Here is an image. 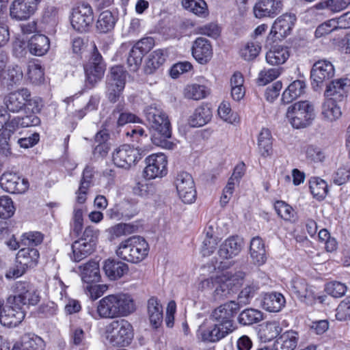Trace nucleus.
Here are the masks:
<instances>
[{
  "mask_svg": "<svg viewBox=\"0 0 350 350\" xmlns=\"http://www.w3.org/2000/svg\"><path fill=\"white\" fill-rule=\"evenodd\" d=\"M261 46L254 42H248L240 51L241 56L246 61L254 59L259 54Z\"/></svg>",
  "mask_w": 350,
  "mask_h": 350,
  "instance_id": "nucleus-60",
  "label": "nucleus"
},
{
  "mask_svg": "<svg viewBox=\"0 0 350 350\" xmlns=\"http://www.w3.org/2000/svg\"><path fill=\"white\" fill-rule=\"evenodd\" d=\"M23 78L21 68L18 65H10L4 71V79L8 87L20 85Z\"/></svg>",
  "mask_w": 350,
  "mask_h": 350,
  "instance_id": "nucleus-49",
  "label": "nucleus"
},
{
  "mask_svg": "<svg viewBox=\"0 0 350 350\" xmlns=\"http://www.w3.org/2000/svg\"><path fill=\"white\" fill-rule=\"evenodd\" d=\"M338 100L325 98L322 105L321 114L325 119L332 122L339 118L342 112L340 107L337 105Z\"/></svg>",
  "mask_w": 350,
  "mask_h": 350,
  "instance_id": "nucleus-43",
  "label": "nucleus"
},
{
  "mask_svg": "<svg viewBox=\"0 0 350 350\" xmlns=\"http://www.w3.org/2000/svg\"><path fill=\"white\" fill-rule=\"evenodd\" d=\"M41 0H14L10 8L12 19L25 21L34 14Z\"/></svg>",
  "mask_w": 350,
  "mask_h": 350,
  "instance_id": "nucleus-18",
  "label": "nucleus"
},
{
  "mask_svg": "<svg viewBox=\"0 0 350 350\" xmlns=\"http://www.w3.org/2000/svg\"><path fill=\"white\" fill-rule=\"evenodd\" d=\"M290 56L288 48L284 46H274L266 54L267 62L272 66L283 64Z\"/></svg>",
  "mask_w": 350,
  "mask_h": 350,
  "instance_id": "nucleus-36",
  "label": "nucleus"
},
{
  "mask_svg": "<svg viewBox=\"0 0 350 350\" xmlns=\"http://www.w3.org/2000/svg\"><path fill=\"white\" fill-rule=\"evenodd\" d=\"M174 184L179 198L184 203L191 204L196 198V190L194 180L190 174L187 172H180L177 174Z\"/></svg>",
  "mask_w": 350,
  "mask_h": 350,
  "instance_id": "nucleus-16",
  "label": "nucleus"
},
{
  "mask_svg": "<svg viewBox=\"0 0 350 350\" xmlns=\"http://www.w3.org/2000/svg\"><path fill=\"white\" fill-rule=\"evenodd\" d=\"M126 71L122 66H115L110 68L106 78V84L118 85L120 88L125 86Z\"/></svg>",
  "mask_w": 350,
  "mask_h": 350,
  "instance_id": "nucleus-46",
  "label": "nucleus"
},
{
  "mask_svg": "<svg viewBox=\"0 0 350 350\" xmlns=\"http://www.w3.org/2000/svg\"><path fill=\"white\" fill-rule=\"evenodd\" d=\"M146 167L144 176L148 180L161 178L167 174V161L165 155L162 153L152 154L145 159Z\"/></svg>",
  "mask_w": 350,
  "mask_h": 350,
  "instance_id": "nucleus-17",
  "label": "nucleus"
},
{
  "mask_svg": "<svg viewBox=\"0 0 350 350\" xmlns=\"http://www.w3.org/2000/svg\"><path fill=\"white\" fill-rule=\"evenodd\" d=\"M280 73V68L264 69L260 72L257 83L259 85H265L278 77Z\"/></svg>",
  "mask_w": 350,
  "mask_h": 350,
  "instance_id": "nucleus-59",
  "label": "nucleus"
},
{
  "mask_svg": "<svg viewBox=\"0 0 350 350\" xmlns=\"http://www.w3.org/2000/svg\"><path fill=\"white\" fill-rule=\"evenodd\" d=\"M245 276L243 271H239L234 274L219 278L213 293L215 300H222L237 292L242 284Z\"/></svg>",
  "mask_w": 350,
  "mask_h": 350,
  "instance_id": "nucleus-12",
  "label": "nucleus"
},
{
  "mask_svg": "<svg viewBox=\"0 0 350 350\" xmlns=\"http://www.w3.org/2000/svg\"><path fill=\"white\" fill-rule=\"evenodd\" d=\"M0 186L10 193H24L29 188L27 179L13 172H5L0 177Z\"/></svg>",
  "mask_w": 350,
  "mask_h": 350,
  "instance_id": "nucleus-19",
  "label": "nucleus"
},
{
  "mask_svg": "<svg viewBox=\"0 0 350 350\" xmlns=\"http://www.w3.org/2000/svg\"><path fill=\"white\" fill-rule=\"evenodd\" d=\"M38 342L42 343L41 338L26 334L22 337L21 342L16 343L12 350H36L35 345Z\"/></svg>",
  "mask_w": 350,
  "mask_h": 350,
  "instance_id": "nucleus-55",
  "label": "nucleus"
},
{
  "mask_svg": "<svg viewBox=\"0 0 350 350\" xmlns=\"http://www.w3.org/2000/svg\"><path fill=\"white\" fill-rule=\"evenodd\" d=\"M118 205L124 219H129L138 213L136 204L131 201L124 200L119 202Z\"/></svg>",
  "mask_w": 350,
  "mask_h": 350,
  "instance_id": "nucleus-62",
  "label": "nucleus"
},
{
  "mask_svg": "<svg viewBox=\"0 0 350 350\" xmlns=\"http://www.w3.org/2000/svg\"><path fill=\"white\" fill-rule=\"evenodd\" d=\"M296 19L294 14H282L273 23L270 33L273 34V37L278 40L286 37L291 33Z\"/></svg>",
  "mask_w": 350,
  "mask_h": 350,
  "instance_id": "nucleus-22",
  "label": "nucleus"
},
{
  "mask_svg": "<svg viewBox=\"0 0 350 350\" xmlns=\"http://www.w3.org/2000/svg\"><path fill=\"white\" fill-rule=\"evenodd\" d=\"M306 83L302 80H295L292 82L283 92L281 101L283 104H289L293 100L305 92Z\"/></svg>",
  "mask_w": 350,
  "mask_h": 350,
  "instance_id": "nucleus-39",
  "label": "nucleus"
},
{
  "mask_svg": "<svg viewBox=\"0 0 350 350\" xmlns=\"http://www.w3.org/2000/svg\"><path fill=\"white\" fill-rule=\"evenodd\" d=\"M98 236V231L93 226L86 227L82 236L72 243L70 258L75 262H80L91 255L95 251Z\"/></svg>",
  "mask_w": 350,
  "mask_h": 350,
  "instance_id": "nucleus-6",
  "label": "nucleus"
},
{
  "mask_svg": "<svg viewBox=\"0 0 350 350\" xmlns=\"http://www.w3.org/2000/svg\"><path fill=\"white\" fill-rule=\"evenodd\" d=\"M81 277L83 282L93 284L100 280V268L98 262L95 260H90L83 265L79 266Z\"/></svg>",
  "mask_w": 350,
  "mask_h": 350,
  "instance_id": "nucleus-35",
  "label": "nucleus"
},
{
  "mask_svg": "<svg viewBox=\"0 0 350 350\" xmlns=\"http://www.w3.org/2000/svg\"><path fill=\"white\" fill-rule=\"evenodd\" d=\"M3 103L8 111L14 113L26 110L40 111L43 102L40 97H31V92L27 88H20L7 94L3 99Z\"/></svg>",
  "mask_w": 350,
  "mask_h": 350,
  "instance_id": "nucleus-3",
  "label": "nucleus"
},
{
  "mask_svg": "<svg viewBox=\"0 0 350 350\" xmlns=\"http://www.w3.org/2000/svg\"><path fill=\"white\" fill-rule=\"evenodd\" d=\"M282 328L277 321H267L260 325L258 336L262 342H267L275 338Z\"/></svg>",
  "mask_w": 350,
  "mask_h": 350,
  "instance_id": "nucleus-37",
  "label": "nucleus"
},
{
  "mask_svg": "<svg viewBox=\"0 0 350 350\" xmlns=\"http://www.w3.org/2000/svg\"><path fill=\"white\" fill-rule=\"evenodd\" d=\"M156 187L152 183H138L133 188L135 194L142 197H149L156 193Z\"/></svg>",
  "mask_w": 350,
  "mask_h": 350,
  "instance_id": "nucleus-63",
  "label": "nucleus"
},
{
  "mask_svg": "<svg viewBox=\"0 0 350 350\" xmlns=\"http://www.w3.org/2000/svg\"><path fill=\"white\" fill-rule=\"evenodd\" d=\"M141 150L139 146L135 148L129 144L120 146L113 152V162L118 167L129 169L145 155L144 151L140 152Z\"/></svg>",
  "mask_w": 350,
  "mask_h": 350,
  "instance_id": "nucleus-13",
  "label": "nucleus"
},
{
  "mask_svg": "<svg viewBox=\"0 0 350 350\" xmlns=\"http://www.w3.org/2000/svg\"><path fill=\"white\" fill-rule=\"evenodd\" d=\"M148 316L150 325L154 328H158L163 322V307L159 300L155 297H150L147 304Z\"/></svg>",
  "mask_w": 350,
  "mask_h": 350,
  "instance_id": "nucleus-34",
  "label": "nucleus"
},
{
  "mask_svg": "<svg viewBox=\"0 0 350 350\" xmlns=\"http://www.w3.org/2000/svg\"><path fill=\"white\" fill-rule=\"evenodd\" d=\"M286 118L294 129L307 128L315 118L314 105L308 100L296 102L288 107Z\"/></svg>",
  "mask_w": 350,
  "mask_h": 350,
  "instance_id": "nucleus-5",
  "label": "nucleus"
},
{
  "mask_svg": "<svg viewBox=\"0 0 350 350\" xmlns=\"http://www.w3.org/2000/svg\"><path fill=\"white\" fill-rule=\"evenodd\" d=\"M25 316V313L22 307L7 303L6 308L2 310L0 323L9 327H16L23 321Z\"/></svg>",
  "mask_w": 350,
  "mask_h": 350,
  "instance_id": "nucleus-24",
  "label": "nucleus"
},
{
  "mask_svg": "<svg viewBox=\"0 0 350 350\" xmlns=\"http://www.w3.org/2000/svg\"><path fill=\"white\" fill-rule=\"evenodd\" d=\"M14 292V295L8 297L7 303L14 304L17 307L35 306L40 300L38 291L28 282H16Z\"/></svg>",
  "mask_w": 350,
  "mask_h": 350,
  "instance_id": "nucleus-8",
  "label": "nucleus"
},
{
  "mask_svg": "<svg viewBox=\"0 0 350 350\" xmlns=\"http://www.w3.org/2000/svg\"><path fill=\"white\" fill-rule=\"evenodd\" d=\"M135 310L132 297L127 294L110 295L102 298L97 306L101 318H116L130 314Z\"/></svg>",
  "mask_w": 350,
  "mask_h": 350,
  "instance_id": "nucleus-2",
  "label": "nucleus"
},
{
  "mask_svg": "<svg viewBox=\"0 0 350 350\" xmlns=\"http://www.w3.org/2000/svg\"><path fill=\"white\" fill-rule=\"evenodd\" d=\"M325 85H326L324 92L325 98L342 101L347 96L350 81L347 78H340L329 81Z\"/></svg>",
  "mask_w": 350,
  "mask_h": 350,
  "instance_id": "nucleus-20",
  "label": "nucleus"
},
{
  "mask_svg": "<svg viewBox=\"0 0 350 350\" xmlns=\"http://www.w3.org/2000/svg\"><path fill=\"white\" fill-rule=\"evenodd\" d=\"M259 286L256 283L247 284L238 295L237 304H239V307L249 304L251 300L258 293Z\"/></svg>",
  "mask_w": 350,
  "mask_h": 350,
  "instance_id": "nucleus-51",
  "label": "nucleus"
},
{
  "mask_svg": "<svg viewBox=\"0 0 350 350\" xmlns=\"http://www.w3.org/2000/svg\"><path fill=\"white\" fill-rule=\"evenodd\" d=\"M139 118L135 114L130 112H121L118 117H109L102 127H104L109 132L113 134L119 133V129L127 123L138 122Z\"/></svg>",
  "mask_w": 350,
  "mask_h": 350,
  "instance_id": "nucleus-25",
  "label": "nucleus"
},
{
  "mask_svg": "<svg viewBox=\"0 0 350 350\" xmlns=\"http://www.w3.org/2000/svg\"><path fill=\"white\" fill-rule=\"evenodd\" d=\"M335 69L331 62L321 59L316 62L310 70L311 85L314 91H319L334 76Z\"/></svg>",
  "mask_w": 350,
  "mask_h": 350,
  "instance_id": "nucleus-10",
  "label": "nucleus"
},
{
  "mask_svg": "<svg viewBox=\"0 0 350 350\" xmlns=\"http://www.w3.org/2000/svg\"><path fill=\"white\" fill-rule=\"evenodd\" d=\"M146 119L152 132L150 137L152 143L158 146L170 148L172 143L167 139L171 137V125L166 113L161 109L149 107L145 111Z\"/></svg>",
  "mask_w": 350,
  "mask_h": 350,
  "instance_id": "nucleus-1",
  "label": "nucleus"
},
{
  "mask_svg": "<svg viewBox=\"0 0 350 350\" xmlns=\"http://www.w3.org/2000/svg\"><path fill=\"white\" fill-rule=\"evenodd\" d=\"M27 47L32 55L42 56L49 50L50 41L49 38L44 34H34L29 40Z\"/></svg>",
  "mask_w": 350,
  "mask_h": 350,
  "instance_id": "nucleus-30",
  "label": "nucleus"
},
{
  "mask_svg": "<svg viewBox=\"0 0 350 350\" xmlns=\"http://www.w3.org/2000/svg\"><path fill=\"white\" fill-rule=\"evenodd\" d=\"M166 55L162 49H157L152 51L148 56L144 68L146 74H152L165 61Z\"/></svg>",
  "mask_w": 350,
  "mask_h": 350,
  "instance_id": "nucleus-44",
  "label": "nucleus"
},
{
  "mask_svg": "<svg viewBox=\"0 0 350 350\" xmlns=\"http://www.w3.org/2000/svg\"><path fill=\"white\" fill-rule=\"evenodd\" d=\"M286 299L282 294L278 292L265 293L261 301L263 309L271 312H278L285 306Z\"/></svg>",
  "mask_w": 350,
  "mask_h": 350,
  "instance_id": "nucleus-31",
  "label": "nucleus"
},
{
  "mask_svg": "<svg viewBox=\"0 0 350 350\" xmlns=\"http://www.w3.org/2000/svg\"><path fill=\"white\" fill-rule=\"evenodd\" d=\"M241 243L238 237H230L220 245L218 255L221 259L232 258L241 252Z\"/></svg>",
  "mask_w": 350,
  "mask_h": 350,
  "instance_id": "nucleus-32",
  "label": "nucleus"
},
{
  "mask_svg": "<svg viewBox=\"0 0 350 350\" xmlns=\"http://www.w3.org/2000/svg\"><path fill=\"white\" fill-rule=\"evenodd\" d=\"M212 117V111L207 106L198 107L190 116L189 123L192 127H200L208 123Z\"/></svg>",
  "mask_w": 350,
  "mask_h": 350,
  "instance_id": "nucleus-42",
  "label": "nucleus"
},
{
  "mask_svg": "<svg viewBox=\"0 0 350 350\" xmlns=\"http://www.w3.org/2000/svg\"><path fill=\"white\" fill-rule=\"evenodd\" d=\"M325 291L332 297L338 298L342 297L345 294L347 291V286L345 284L340 282L332 281L326 284Z\"/></svg>",
  "mask_w": 350,
  "mask_h": 350,
  "instance_id": "nucleus-57",
  "label": "nucleus"
},
{
  "mask_svg": "<svg viewBox=\"0 0 350 350\" xmlns=\"http://www.w3.org/2000/svg\"><path fill=\"white\" fill-rule=\"evenodd\" d=\"M15 211L12 199L8 196L0 198V218L7 219L11 217Z\"/></svg>",
  "mask_w": 350,
  "mask_h": 350,
  "instance_id": "nucleus-56",
  "label": "nucleus"
},
{
  "mask_svg": "<svg viewBox=\"0 0 350 350\" xmlns=\"http://www.w3.org/2000/svg\"><path fill=\"white\" fill-rule=\"evenodd\" d=\"M264 319L263 313L254 308H246L241 311L237 318L239 323L243 326H250L262 321Z\"/></svg>",
  "mask_w": 350,
  "mask_h": 350,
  "instance_id": "nucleus-41",
  "label": "nucleus"
},
{
  "mask_svg": "<svg viewBox=\"0 0 350 350\" xmlns=\"http://www.w3.org/2000/svg\"><path fill=\"white\" fill-rule=\"evenodd\" d=\"M115 24V17L111 12L106 10L99 15L96 29L100 33H107L113 29Z\"/></svg>",
  "mask_w": 350,
  "mask_h": 350,
  "instance_id": "nucleus-53",
  "label": "nucleus"
},
{
  "mask_svg": "<svg viewBox=\"0 0 350 350\" xmlns=\"http://www.w3.org/2000/svg\"><path fill=\"white\" fill-rule=\"evenodd\" d=\"M107 340L113 347H125L131 344L133 338V329L126 320L120 319L113 321L106 329Z\"/></svg>",
  "mask_w": 350,
  "mask_h": 350,
  "instance_id": "nucleus-7",
  "label": "nucleus"
},
{
  "mask_svg": "<svg viewBox=\"0 0 350 350\" xmlns=\"http://www.w3.org/2000/svg\"><path fill=\"white\" fill-rule=\"evenodd\" d=\"M39 256V252L37 249L26 247L19 250L16 255V259L20 264L27 267H31L37 263Z\"/></svg>",
  "mask_w": 350,
  "mask_h": 350,
  "instance_id": "nucleus-45",
  "label": "nucleus"
},
{
  "mask_svg": "<svg viewBox=\"0 0 350 350\" xmlns=\"http://www.w3.org/2000/svg\"><path fill=\"white\" fill-rule=\"evenodd\" d=\"M102 128L94 137L92 154L96 159L105 157L110 150L109 132L104 127Z\"/></svg>",
  "mask_w": 350,
  "mask_h": 350,
  "instance_id": "nucleus-26",
  "label": "nucleus"
},
{
  "mask_svg": "<svg viewBox=\"0 0 350 350\" xmlns=\"http://www.w3.org/2000/svg\"><path fill=\"white\" fill-rule=\"evenodd\" d=\"M103 270L110 280H116L128 272L129 267L122 261L108 259L105 261Z\"/></svg>",
  "mask_w": 350,
  "mask_h": 350,
  "instance_id": "nucleus-33",
  "label": "nucleus"
},
{
  "mask_svg": "<svg viewBox=\"0 0 350 350\" xmlns=\"http://www.w3.org/2000/svg\"><path fill=\"white\" fill-rule=\"evenodd\" d=\"M83 226V209L76 206L74 209L73 217L70 223V237L72 238L78 237L81 232Z\"/></svg>",
  "mask_w": 350,
  "mask_h": 350,
  "instance_id": "nucleus-54",
  "label": "nucleus"
},
{
  "mask_svg": "<svg viewBox=\"0 0 350 350\" xmlns=\"http://www.w3.org/2000/svg\"><path fill=\"white\" fill-rule=\"evenodd\" d=\"M336 318L340 321L350 320V296L343 299L338 306Z\"/></svg>",
  "mask_w": 350,
  "mask_h": 350,
  "instance_id": "nucleus-61",
  "label": "nucleus"
},
{
  "mask_svg": "<svg viewBox=\"0 0 350 350\" xmlns=\"http://www.w3.org/2000/svg\"><path fill=\"white\" fill-rule=\"evenodd\" d=\"M240 310L239 304L235 301H228L216 308L211 314V320L218 323V325L229 328L233 332L234 327V317Z\"/></svg>",
  "mask_w": 350,
  "mask_h": 350,
  "instance_id": "nucleus-11",
  "label": "nucleus"
},
{
  "mask_svg": "<svg viewBox=\"0 0 350 350\" xmlns=\"http://www.w3.org/2000/svg\"><path fill=\"white\" fill-rule=\"evenodd\" d=\"M183 6L187 10L201 17L208 14L207 5L204 0H183Z\"/></svg>",
  "mask_w": 350,
  "mask_h": 350,
  "instance_id": "nucleus-50",
  "label": "nucleus"
},
{
  "mask_svg": "<svg viewBox=\"0 0 350 350\" xmlns=\"http://www.w3.org/2000/svg\"><path fill=\"white\" fill-rule=\"evenodd\" d=\"M198 332L203 341L211 342H217L231 333L229 331V328L226 329V327L218 325V323L216 322H214L213 325L206 329H204L202 326H200Z\"/></svg>",
  "mask_w": 350,
  "mask_h": 350,
  "instance_id": "nucleus-28",
  "label": "nucleus"
},
{
  "mask_svg": "<svg viewBox=\"0 0 350 350\" xmlns=\"http://www.w3.org/2000/svg\"><path fill=\"white\" fill-rule=\"evenodd\" d=\"M106 68L105 63L102 55L98 52L96 46L88 62L84 65L85 74V85L88 89H92L101 81Z\"/></svg>",
  "mask_w": 350,
  "mask_h": 350,
  "instance_id": "nucleus-9",
  "label": "nucleus"
},
{
  "mask_svg": "<svg viewBox=\"0 0 350 350\" xmlns=\"http://www.w3.org/2000/svg\"><path fill=\"white\" fill-rule=\"evenodd\" d=\"M258 146L260 154L268 157L272 152V137L271 131L268 129H262L259 134Z\"/></svg>",
  "mask_w": 350,
  "mask_h": 350,
  "instance_id": "nucleus-48",
  "label": "nucleus"
},
{
  "mask_svg": "<svg viewBox=\"0 0 350 350\" xmlns=\"http://www.w3.org/2000/svg\"><path fill=\"white\" fill-rule=\"evenodd\" d=\"M154 46L152 37H146L136 42L130 49L126 63L130 71L136 72L140 67L143 57Z\"/></svg>",
  "mask_w": 350,
  "mask_h": 350,
  "instance_id": "nucleus-14",
  "label": "nucleus"
},
{
  "mask_svg": "<svg viewBox=\"0 0 350 350\" xmlns=\"http://www.w3.org/2000/svg\"><path fill=\"white\" fill-rule=\"evenodd\" d=\"M309 187L313 197L318 200H323L328 192L326 182L319 177H312L310 179Z\"/></svg>",
  "mask_w": 350,
  "mask_h": 350,
  "instance_id": "nucleus-47",
  "label": "nucleus"
},
{
  "mask_svg": "<svg viewBox=\"0 0 350 350\" xmlns=\"http://www.w3.org/2000/svg\"><path fill=\"white\" fill-rule=\"evenodd\" d=\"M26 114L23 116H17L6 124L9 129H12V131L18 128H27L30 126H36L40 124L41 120L36 115L40 111H33L32 110H26Z\"/></svg>",
  "mask_w": 350,
  "mask_h": 350,
  "instance_id": "nucleus-27",
  "label": "nucleus"
},
{
  "mask_svg": "<svg viewBox=\"0 0 350 350\" xmlns=\"http://www.w3.org/2000/svg\"><path fill=\"white\" fill-rule=\"evenodd\" d=\"M192 55L200 64H207L213 57V49L208 40L199 37L193 42Z\"/></svg>",
  "mask_w": 350,
  "mask_h": 350,
  "instance_id": "nucleus-23",
  "label": "nucleus"
},
{
  "mask_svg": "<svg viewBox=\"0 0 350 350\" xmlns=\"http://www.w3.org/2000/svg\"><path fill=\"white\" fill-rule=\"evenodd\" d=\"M336 30H338L336 25L334 18H332L321 23L317 27L315 31V36L317 38H321Z\"/></svg>",
  "mask_w": 350,
  "mask_h": 350,
  "instance_id": "nucleus-64",
  "label": "nucleus"
},
{
  "mask_svg": "<svg viewBox=\"0 0 350 350\" xmlns=\"http://www.w3.org/2000/svg\"><path fill=\"white\" fill-rule=\"evenodd\" d=\"M299 340V334L294 330H288L276 340V350H295Z\"/></svg>",
  "mask_w": 350,
  "mask_h": 350,
  "instance_id": "nucleus-40",
  "label": "nucleus"
},
{
  "mask_svg": "<svg viewBox=\"0 0 350 350\" xmlns=\"http://www.w3.org/2000/svg\"><path fill=\"white\" fill-rule=\"evenodd\" d=\"M94 22V13L92 7L83 3L72 9L70 23L71 25L79 32H86Z\"/></svg>",
  "mask_w": 350,
  "mask_h": 350,
  "instance_id": "nucleus-15",
  "label": "nucleus"
},
{
  "mask_svg": "<svg viewBox=\"0 0 350 350\" xmlns=\"http://www.w3.org/2000/svg\"><path fill=\"white\" fill-rule=\"evenodd\" d=\"M148 250V244L143 237L133 236L120 243L116 254L124 260L138 263L146 257Z\"/></svg>",
  "mask_w": 350,
  "mask_h": 350,
  "instance_id": "nucleus-4",
  "label": "nucleus"
},
{
  "mask_svg": "<svg viewBox=\"0 0 350 350\" xmlns=\"http://www.w3.org/2000/svg\"><path fill=\"white\" fill-rule=\"evenodd\" d=\"M250 256L255 265H263L267 260L265 244L259 237H254L250 241Z\"/></svg>",
  "mask_w": 350,
  "mask_h": 350,
  "instance_id": "nucleus-38",
  "label": "nucleus"
},
{
  "mask_svg": "<svg viewBox=\"0 0 350 350\" xmlns=\"http://www.w3.org/2000/svg\"><path fill=\"white\" fill-rule=\"evenodd\" d=\"M291 293L300 301H306L314 299V292L312 286H309L303 278H296L291 282Z\"/></svg>",
  "mask_w": 350,
  "mask_h": 350,
  "instance_id": "nucleus-29",
  "label": "nucleus"
},
{
  "mask_svg": "<svg viewBox=\"0 0 350 350\" xmlns=\"http://www.w3.org/2000/svg\"><path fill=\"white\" fill-rule=\"evenodd\" d=\"M208 94V90L202 85L196 83L187 85L184 89V96L186 98L200 100L204 98Z\"/></svg>",
  "mask_w": 350,
  "mask_h": 350,
  "instance_id": "nucleus-52",
  "label": "nucleus"
},
{
  "mask_svg": "<svg viewBox=\"0 0 350 350\" xmlns=\"http://www.w3.org/2000/svg\"><path fill=\"white\" fill-rule=\"evenodd\" d=\"M13 132L12 129L8 128L0 133V154L2 156L8 157L12 154L9 141Z\"/></svg>",
  "mask_w": 350,
  "mask_h": 350,
  "instance_id": "nucleus-58",
  "label": "nucleus"
},
{
  "mask_svg": "<svg viewBox=\"0 0 350 350\" xmlns=\"http://www.w3.org/2000/svg\"><path fill=\"white\" fill-rule=\"evenodd\" d=\"M282 0H259L254 6V16L258 18H274L282 10Z\"/></svg>",
  "mask_w": 350,
  "mask_h": 350,
  "instance_id": "nucleus-21",
  "label": "nucleus"
}]
</instances>
